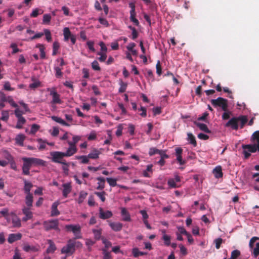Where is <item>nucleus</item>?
Returning a JSON list of instances; mask_svg holds the SVG:
<instances>
[{
    "mask_svg": "<svg viewBox=\"0 0 259 259\" xmlns=\"http://www.w3.org/2000/svg\"><path fill=\"white\" fill-rule=\"evenodd\" d=\"M251 141L253 143V144H243L242 145L243 153L246 159L250 156L251 153H254L256 151H259V131L253 133L251 137Z\"/></svg>",
    "mask_w": 259,
    "mask_h": 259,
    "instance_id": "f257e3e1",
    "label": "nucleus"
},
{
    "mask_svg": "<svg viewBox=\"0 0 259 259\" xmlns=\"http://www.w3.org/2000/svg\"><path fill=\"white\" fill-rule=\"evenodd\" d=\"M23 161L22 172L24 175L30 174L29 170L33 165H45V161L42 159L34 157H22Z\"/></svg>",
    "mask_w": 259,
    "mask_h": 259,
    "instance_id": "f03ea898",
    "label": "nucleus"
},
{
    "mask_svg": "<svg viewBox=\"0 0 259 259\" xmlns=\"http://www.w3.org/2000/svg\"><path fill=\"white\" fill-rule=\"evenodd\" d=\"M247 121L246 116L240 115L238 117L231 118L226 124V127H230L232 130H237L239 127V123L241 128H242Z\"/></svg>",
    "mask_w": 259,
    "mask_h": 259,
    "instance_id": "7ed1b4c3",
    "label": "nucleus"
},
{
    "mask_svg": "<svg viewBox=\"0 0 259 259\" xmlns=\"http://www.w3.org/2000/svg\"><path fill=\"white\" fill-rule=\"evenodd\" d=\"M211 104L215 107H220L224 111H226L228 108V100L222 97H218L216 99L210 101Z\"/></svg>",
    "mask_w": 259,
    "mask_h": 259,
    "instance_id": "20e7f679",
    "label": "nucleus"
},
{
    "mask_svg": "<svg viewBox=\"0 0 259 259\" xmlns=\"http://www.w3.org/2000/svg\"><path fill=\"white\" fill-rule=\"evenodd\" d=\"M44 229L46 231H49L51 230H55L60 231L59 228V221L57 219L50 220L44 221L43 223Z\"/></svg>",
    "mask_w": 259,
    "mask_h": 259,
    "instance_id": "39448f33",
    "label": "nucleus"
},
{
    "mask_svg": "<svg viewBox=\"0 0 259 259\" xmlns=\"http://www.w3.org/2000/svg\"><path fill=\"white\" fill-rule=\"evenodd\" d=\"M65 228L68 231H71L75 237L74 239H81L82 236L81 234V227L79 225H67L65 226Z\"/></svg>",
    "mask_w": 259,
    "mask_h": 259,
    "instance_id": "423d86ee",
    "label": "nucleus"
},
{
    "mask_svg": "<svg viewBox=\"0 0 259 259\" xmlns=\"http://www.w3.org/2000/svg\"><path fill=\"white\" fill-rule=\"evenodd\" d=\"M50 154L52 156V160L54 162L61 163L65 165H67L65 160H62L63 157H65L63 152L55 151L51 152Z\"/></svg>",
    "mask_w": 259,
    "mask_h": 259,
    "instance_id": "0eeeda50",
    "label": "nucleus"
},
{
    "mask_svg": "<svg viewBox=\"0 0 259 259\" xmlns=\"http://www.w3.org/2000/svg\"><path fill=\"white\" fill-rule=\"evenodd\" d=\"M72 242V239H69L67 241V244L61 249V253L62 254L70 255L75 252V249L74 248L73 244Z\"/></svg>",
    "mask_w": 259,
    "mask_h": 259,
    "instance_id": "6e6552de",
    "label": "nucleus"
},
{
    "mask_svg": "<svg viewBox=\"0 0 259 259\" xmlns=\"http://www.w3.org/2000/svg\"><path fill=\"white\" fill-rule=\"evenodd\" d=\"M67 143L69 145V147L67 149L65 152H63L65 157H69L72 156L77 152V148L76 146H73V145L71 143V141H68Z\"/></svg>",
    "mask_w": 259,
    "mask_h": 259,
    "instance_id": "1a4fd4ad",
    "label": "nucleus"
},
{
    "mask_svg": "<svg viewBox=\"0 0 259 259\" xmlns=\"http://www.w3.org/2000/svg\"><path fill=\"white\" fill-rule=\"evenodd\" d=\"M22 212L25 215V217L22 218V221L24 222H26L33 217L32 212L30 210L29 207H24L22 209Z\"/></svg>",
    "mask_w": 259,
    "mask_h": 259,
    "instance_id": "9d476101",
    "label": "nucleus"
},
{
    "mask_svg": "<svg viewBox=\"0 0 259 259\" xmlns=\"http://www.w3.org/2000/svg\"><path fill=\"white\" fill-rule=\"evenodd\" d=\"M113 215L112 212L110 210L104 211L102 207L99 208V218L103 220L109 219Z\"/></svg>",
    "mask_w": 259,
    "mask_h": 259,
    "instance_id": "9b49d317",
    "label": "nucleus"
},
{
    "mask_svg": "<svg viewBox=\"0 0 259 259\" xmlns=\"http://www.w3.org/2000/svg\"><path fill=\"white\" fill-rule=\"evenodd\" d=\"M62 187L63 188L62 192L63 196L66 198L68 196V195L71 192L72 190L71 184L70 183L63 184L62 185Z\"/></svg>",
    "mask_w": 259,
    "mask_h": 259,
    "instance_id": "f8f14e48",
    "label": "nucleus"
},
{
    "mask_svg": "<svg viewBox=\"0 0 259 259\" xmlns=\"http://www.w3.org/2000/svg\"><path fill=\"white\" fill-rule=\"evenodd\" d=\"M59 204L60 203L58 201H55L52 204L51 212V215L52 217H55L60 214V211L57 209V207Z\"/></svg>",
    "mask_w": 259,
    "mask_h": 259,
    "instance_id": "ddd939ff",
    "label": "nucleus"
},
{
    "mask_svg": "<svg viewBox=\"0 0 259 259\" xmlns=\"http://www.w3.org/2000/svg\"><path fill=\"white\" fill-rule=\"evenodd\" d=\"M21 238L22 234L21 233L11 234L9 235L8 241L10 243H12L16 241L20 240Z\"/></svg>",
    "mask_w": 259,
    "mask_h": 259,
    "instance_id": "4468645a",
    "label": "nucleus"
},
{
    "mask_svg": "<svg viewBox=\"0 0 259 259\" xmlns=\"http://www.w3.org/2000/svg\"><path fill=\"white\" fill-rule=\"evenodd\" d=\"M48 244H49V246L47 249L46 252L48 253H53L55 252V251L56 250L57 248L55 245V244L51 239H48L47 240Z\"/></svg>",
    "mask_w": 259,
    "mask_h": 259,
    "instance_id": "2eb2a0df",
    "label": "nucleus"
},
{
    "mask_svg": "<svg viewBox=\"0 0 259 259\" xmlns=\"http://www.w3.org/2000/svg\"><path fill=\"white\" fill-rule=\"evenodd\" d=\"M121 214L123 221L130 222L131 221L130 213L125 208H121Z\"/></svg>",
    "mask_w": 259,
    "mask_h": 259,
    "instance_id": "dca6fc26",
    "label": "nucleus"
},
{
    "mask_svg": "<svg viewBox=\"0 0 259 259\" xmlns=\"http://www.w3.org/2000/svg\"><path fill=\"white\" fill-rule=\"evenodd\" d=\"M50 95L52 96L53 99L52 103L53 104H60L61 101L60 99V95L55 91H52L50 93Z\"/></svg>",
    "mask_w": 259,
    "mask_h": 259,
    "instance_id": "f3484780",
    "label": "nucleus"
},
{
    "mask_svg": "<svg viewBox=\"0 0 259 259\" xmlns=\"http://www.w3.org/2000/svg\"><path fill=\"white\" fill-rule=\"evenodd\" d=\"M109 226L111 227V228L115 232L120 231L123 225L121 223H114V222H111L109 223Z\"/></svg>",
    "mask_w": 259,
    "mask_h": 259,
    "instance_id": "a211bd4d",
    "label": "nucleus"
},
{
    "mask_svg": "<svg viewBox=\"0 0 259 259\" xmlns=\"http://www.w3.org/2000/svg\"><path fill=\"white\" fill-rule=\"evenodd\" d=\"M23 250L26 252H36L38 248L33 245H30L28 244H25L23 246Z\"/></svg>",
    "mask_w": 259,
    "mask_h": 259,
    "instance_id": "6ab92c4d",
    "label": "nucleus"
},
{
    "mask_svg": "<svg viewBox=\"0 0 259 259\" xmlns=\"http://www.w3.org/2000/svg\"><path fill=\"white\" fill-rule=\"evenodd\" d=\"M24 191L26 194H31L30 190L31 188L33 187V185L31 183L27 181L26 180H24Z\"/></svg>",
    "mask_w": 259,
    "mask_h": 259,
    "instance_id": "aec40b11",
    "label": "nucleus"
},
{
    "mask_svg": "<svg viewBox=\"0 0 259 259\" xmlns=\"http://www.w3.org/2000/svg\"><path fill=\"white\" fill-rule=\"evenodd\" d=\"M13 227L14 228H20L21 226V220L17 215H14V218H11Z\"/></svg>",
    "mask_w": 259,
    "mask_h": 259,
    "instance_id": "412c9836",
    "label": "nucleus"
},
{
    "mask_svg": "<svg viewBox=\"0 0 259 259\" xmlns=\"http://www.w3.org/2000/svg\"><path fill=\"white\" fill-rule=\"evenodd\" d=\"M64 40L68 41L69 39L72 44H75L76 42V36L73 33H64Z\"/></svg>",
    "mask_w": 259,
    "mask_h": 259,
    "instance_id": "4be33fe9",
    "label": "nucleus"
},
{
    "mask_svg": "<svg viewBox=\"0 0 259 259\" xmlns=\"http://www.w3.org/2000/svg\"><path fill=\"white\" fill-rule=\"evenodd\" d=\"M25 139V136L23 134H19L15 138L16 143L19 146H23Z\"/></svg>",
    "mask_w": 259,
    "mask_h": 259,
    "instance_id": "5701e85b",
    "label": "nucleus"
},
{
    "mask_svg": "<svg viewBox=\"0 0 259 259\" xmlns=\"http://www.w3.org/2000/svg\"><path fill=\"white\" fill-rule=\"evenodd\" d=\"M100 151L96 149H94L93 151L88 155V157L89 158L96 159L99 158L100 155Z\"/></svg>",
    "mask_w": 259,
    "mask_h": 259,
    "instance_id": "b1692460",
    "label": "nucleus"
},
{
    "mask_svg": "<svg viewBox=\"0 0 259 259\" xmlns=\"http://www.w3.org/2000/svg\"><path fill=\"white\" fill-rule=\"evenodd\" d=\"M33 195L32 194H26L25 197V203L28 207L30 208L32 206Z\"/></svg>",
    "mask_w": 259,
    "mask_h": 259,
    "instance_id": "393cba45",
    "label": "nucleus"
},
{
    "mask_svg": "<svg viewBox=\"0 0 259 259\" xmlns=\"http://www.w3.org/2000/svg\"><path fill=\"white\" fill-rule=\"evenodd\" d=\"M213 173L216 178H220L223 176L222 167L220 166L215 167L213 170Z\"/></svg>",
    "mask_w": 259,
    "mask_h": 259,
    "instance_id": "a878e982",
    "label": "nucleus"
},
{
    "mask_svg": "<svg viewBox=\"0 0 259 259\" xmlns=\"http://www.w3.org/2000/svg\"><path fill=\"white\" fill-rule=\"evenodd\" d=\"M92 232L94 235V238L96 240H102V229H93Z\"/></svg>",
    "mask_w": 259,
    "mask_h": 259,
    "instance_id": "bb28decb",
    "label": "nucleus"
},
{
    "mask_svg": "<svg viewBox=\"0 0 259 259\" xmlns=\"http://www.w3.org/2000/svg\"><path fill=\"white\" fill-rule=\"evenodd\" d=\"M97 180L99 181L97 189L103 190L105 188V179L102 177H98Z\"/></svg>",
    "mask_w": 259,
    "mask_h": 259,
    "instance_id": "cd10ccee",
    "label": "nucleus"
},
{
    "mask_svg": "<svg viewBox=\"0 0 259 259\" xmlns=\"http://www.w3.org/2000/svg\"><path fill=\"white\" fill-rule=\"evenodd\" d=\"M51 118L54 121H56L57 123H59L62 125H65V126H69V124H68L67 122H66L63 119H62L61 118L56 116H52L51 117Z\"/></svg>",
    "mask_w": 259,
    "mask_h": 259,
    "instance_id": "c85d7f7f",
    "label": "nucleus"
},
{
    "mask_svg": "<svg viewBox=\"0 0 259 259\" xmlns=\"http://www.w3.org/2000/svg\"><path fill=\"white\" fill-rule=\"evenodd\" d=\"M196 125L197 127H198L201 131L206 133H210V131L208 128L207 125L204 123H199V122H195Z\"/></svg>",
    "mask_w": 259,
    "mask_h": 259,
    "instance_id": "c756f323",
    "label": "nucleus"
},
{
    "mask_svg": "<svg viewBox=\"0 0 259 259\" xmlns=\"http://www.w3.org/2000/svg\"><path fill=\"white\" fill-rule=\"evenodd\" d=\"M88 195V193L84 191H81L79 193V197L77 200V202L78 204H81L83 202L87 196Z\"/></svg>",
    "mask_w": 259,
    "mask_h": 259,
    "instance_id": "7c9ffc66",
    "label": "nucleus"
},
{
    "mask_svg": "<svg viewBox=\"0 0 259 259\" xmlns=\"http://www.w3.org/2000/svg\"><path fill=\"white\" fill-rule=\"evenodd\" d=\"M132 253H133V256L135 257H137L139 256H142V255L147 254V252L140 251L139 250V249L137 247L134 248L132 249Z\"/></svg>",
    "mask_w": 259,
    "mask_h": 259,
    "instance_id": "2f4dec72",
    "label": "nucleus"
},
{
    "mask_svg": "<svg viewBox=\"0 0 259 259\" xmlns=\"http://www.w3.org/2000/svg\"><path fill=\"white\" fill-rule=\"evenodd\" d=\"M188 141L189 142L190 144L193 145L194 146H196L197 145L196 141L195 140V137L191 133H188Z\"/></svg>",
    "mask_w": 259,
    "mask_h": 259,
    "instance_id": "473e14b6",
    "label": "nucleus"
},
{
    "mask_svg": "<svg viewBox=\"0 0 259 259\" xmlns=\"http://www.w3.org/2000/svg\"><path fill=\"white\" fill-rule=\"evenodd\" d=\"M119 85L120 88L118 90L119 93H122L125 92L127 86V83L126 82H124L122 80H120Z\"/></svg>",
    "mask_w": 259,
    "mask_h": 259,
    "instance_id": "72a5a7b5",
    "label": "nucleus"
},
{
    "mask_svg": "<svg viewBox=\"0 0 259 259\" xmlns=\"http://www.w3.org/2000/svg\"><path fill=\"white\" fill-rule=\"evenodd\" d=\"M75 158L76 159L80 160V163H88L89 162L88 155L76 156Z\"/></svg>",
    "mask_w": 259,
    "mask_h": 259,
    "instance_id": "f704fd0d",
    "label": "nucleus"
},
{
    "mask_svg": "<svg viewBox=\"0 0 259 259\" xmlns=\"http://www.w3.org/2000/svg\"><path fill=\"white\" fill-rule=\"evenodd\" d=\"M26 122V119L25 118H21L20 119H18V121L17 122V124L15 126L16 128L21 129L23 127V125Z\"/></svg>",
    "mask_w": 259,
    "mask_h": 259,
    "instance_id": "c9c22d12",
    "label": "nucleus"
},
{
    "mask_svg": "<svg viewBox=\"0 0 259 259\" xmlns=\"http://www.w3.org/2000/svg\"><path fill=\"white\" fill-rule=\"evenodd\" d=\"M9 110H4L2 112V117L1 118V119L5 121H7L9 118Z\"/></svg>",
    "mask_w": 259,
    "mask_h": 259,
    "instance_id": "e433bc0d",
    "label": "nucleus"
},
{
    "mask_svg": "<svg viewBox=\"0 0 259 259\" xmlns=\"http://www.w3.org/2000/svg\"><path fill=\"white\" fill-rule=\"evenodd\" d=\"M170 236L168 235H162V239L164 241V245L168 246L170 245Z\"/></svg>",
    "mask_w": 259,
    "mask_h": 259,
    "instance_id": "4c0bfd02",
    "label": "nucleus"
},
{
    "mask_svg": "<svg viewBox=\"0 0 259 259\" xmlns=\"http://www.w3.org/2000/svg\"><path fill=\"white\" fill-rule=\"evenodd\" d=\"M37 141L40 143V145L38 147L39 150H42L46 148L47 142L43 140L42 139L39 138L37 139Z\"/></svg>",
    "mask_w": 259,
    "mask_h": 259,
    "instance_id": "58836bf2",
    "label": "nucleus"
},
{
    "mask_svg": "<svg viewBox=\"0 0 259 259\" xmlns=\"http://www.w3.org/2000/svg\"><path fill=\"white\" fill-rule=\"evenodd\" d=\"M144 74H145V76L149 80H154L153 74V72L151 70L146 69Z\"/></svg>",
    "mask_w": 259,
    "mask_h": 259,
    "instance_id": "ea45409f",
    "label": "nucleus"
},
{
    "mask_svg": "<svg viewBox=\"0 0 259 259\" xmlns=\"http://www.w3.org/2000/svg\"><path fill=\"white\" fill-rule=\"evenodd\" d=\"M3 152L4 157L8 160V162L12 161V159H14L11 154L7 150H4Z\"/></svg>",
    "mask_w": 259,
    "mask_h": 259,
    "instance_id": "a19ab883",
    "label": "nucleus"
},
{
    "mask_svg": "<svg viewBox=\"0 0 259 259\" xmlns=\"http://www.w3.org/2000/svg\"><path fill=\"white\" fill-rule=\"evenodd\" d=\"M102 251L103 254V259H110L111 258L110 252L108 251L106 248H102Z\"/></svg>",
    "mask_w": 259,
    "mask_h": 259,
    "instance_id": "79ce46f5",
    "label": "nucleus"
},
{
    "mask_svg": "<svg viewBox=\"0 0 259 259\" xmlns=\"http://www.w3.org/2000/svg\"><path fill=\"white\" fill-rule=\"evenodd\" d=\"M240 255V251L239 250H234L231 252V257L229 259H236Z\"/></svg>",
    "mask_w": 259,
    "mask_h": 259,
    "instance_id": "37998d69",
    "label": "nucleus"
},
{
    "mask_svg": "<svg viewBox=\"0 0 259 259\" xmlns=\"http://www.w3.org/2000/svg\"><path fill=\"white\" fill-rule=\"evenodd\" d=\"M106 180L111 187H115L117 185L116 179L112 178H107Z\"/></svg>",
    "mask_w": 259,
    "mask_h": 259,
    "instance_id": "c03bdc74",
    "label": "nucleus"
},
{
    "mask_svg": "<svg viewBox=\"0 0 259 259\" xmlns=\"http://www.w3.org/2000/svg\"><path fill=\"white\" fill-rule=\"evenodd\" d=\"M95 194L98 196L102 202H104L106 200L105 194L106 193L104 191L101 192H95Z\"/></svg>",
    "mask_w": 259,
    "mask_h": 259,
    "instance_id": "a18cd8bd",
    "label": "nucleus"
},
{
    "mask_svg": "<svg viewBox=\"0 0 259 259\" xmlns=\"http://www.w3.org/2000/svg\"><path fill=\"white\" fill-rule=\"evenodd\" d=\"M6 102H8L13 107H18V105L14 102L12 97L11 96H8Z\"/></svg>",
    "mask_w": 259,
    "mask_h": 259,
    "instance_id": "49530a36",
    "label": "nucleus"
},
{
    "mask_svg": "<svg viewBox=\"0 0 259 259\" xmlns=\"http://www.w3.org/2000/svg\"><path fill=\"white\" fill-rule=\"evenodd\" d=\"M167 184L170 188H176L178 187L174 179H169L167 181Z\"/></svg>",
    "mask_w": 259,
    "mask_h": 259,
    "instance_id": "de8ad7c7",
    "label": "nucleus"
},
{
    "mask_svg": "<svg viewBox=\"0 0 259 259\" xmlns=\"http://www.w3.org/2000/svg\"><path fill=\"white\" fill-rule=\"evenodd\" d=\"M102 241L103 243L105 245V247L104 248H106L108 249V248L111 246V242L107 240L105 238L102 237Z\"/></svg>",
    "mask_w": 259,
    "mask_h": 259,
    "instance_id": "09e8293b",
    "label": "nucleus"
},
{
    "mask_svg": "<svg viewBox=\"0 0 259 259\" xmlns=\"http://www.w3.org/2000/svg\"><path fill=\"white\" fill-rule=\"evenodd\" d=\"M14 113H15V115L16 116V117L18 118V119H20V118H24L23 116H22V114L24 113L22 111L20 110L18 107L16 108V109L14 111Z\"/></svg>",
    "mask_w": 259,
    "mask_h": 259,
    "instance_id": "8fccbe9b",
    "label": "nucleus"
},
{
    "mask_svg": "<svg viewBox=\"0 0 259 259\" xmlns=\"http://www.w3.org/2000/svg\"><path fill=\"white\" fill-rule=\"evenodd\" d=\"M92 67L94 70L100 71L101 70V68L99 66V63L96 60L94 61L92 63Z\"/></svg>",
    "mask_w": 259,
    "mask_h": 259,
    "instance_id": "3c124183",
    "label": "nucleus"
},
{
    "mask_svg": "<svg viewBox=\"0 0 259 259\" xmlns=\"http://www.w3.org/2000/svg\"><path fill=\"white\" fill-rule=\"evenodd\" d=\"M4 89L6 91H12L14 89L11 87L10 83L9 81H6L4 84Z\"/></svg>",
    "mask_w": 259,
    "mask_h": 259,
    "instance_id": "603ef678",
    "label": "nucleus"
},
{
    "mask_svg": "<svg viewBox=\"0 0 259 259\" xmlns=\"http://www.w3.org/2000/svg\"><path fill=\"white\" fill-rule=\"evenodd\" d=\"M223 239L221 238H218L214 240V243L215 244V247L217 249H219L220 248Z\"/></svg>",
    "mask_w": 259,
    "mask_h": 259,
    "instance_id": "864d4df0",
    "label": "nucleus"
},
{
    "mask_svg": "<svg viewBox=\"0 0 259 259\" xmlns=\"http://www.w3.org/2000/svg\"><path fill=\"white\" fill-rule=\"evenodd\" d=\"M53 51L52 55L53 56H55L56 55L57 51H58V50L59 48V44L58 42H56V41L54 42L53 43Z\"/></svg>",
    "mask_w": 259,
    "mask_h": 259,
    "instance_id": "5fc2aeb1",
    "label": "nucleus"
},
{
    "mask_svg": "<svg viewBox=\"0 0 259 259\" xmlns=\"http://www.w3.org/2000/svg\"><path fill=\"white\" fill-rule=\"evenodd\" d=\"M54 69L56 71V76L57 78H60L62 76V72L61 71V68L59 67H55Z\"/></svg>",
    "mask_w": 259,
    "mask_h": 259,
    "instance_id": "6e6d98bb",
    "label": "nucleus"
},
{
    "mask_svg": "<svg viewBox=\"0 0 259 259\" xmlns=\"http://www.w3.org/2000/svg\"><path fill=\"white\" fill-rule=\"evenodd\" d=\"M39 128V126L36 124H33L31 125V130H30V133L32 134H35Z\"/></svg>",
    "mask_w": 259,
    "mask_h": 259,
    "instance_id": "4d7b16f0",
    "label": "nucleus"
},
{
    "mask_svg": "<svg viewBox=\"0 0 259 259\" xmlns=\"http://www.w3.org/2000/svg\"><path fill=\"white\" fill-rule=\"evenodd\" d=\"M75 239H72V241L73 244L74 248H81L82 247V244L80 241H76Z\"/></svg>",
    "mask_w": 259,
    "mask_h": 259,
    "instance_id": "13d9d810",
    "label": "nucleus"
},
{
    "mask_svg": "<svg viewBox=\"0 0 259 259\" xmlns=\"http://www.w3.org/2000/svg\"><path fill=\"white\" fill-rule=\"evenodd\" d=\"M130 19L135 24L138 25L139 24L138 20L136 18V13L130 14Z\"/></svg>",
    "mask_w": 259,
    "mask_h": 259,
    "instance_id": "bf43d9fd",
    "label": "nucleus"
},
{
    "mask_svg": "<svg viewBox=\"0 0 259 259\" xmlns=\"http://www.w3.org/2000/svg\"><path fill=\"white\" fill-rule=\"evenodd\" d=\"M10 47L13 49L12 54H15L20 51V50L17 48V44L15 43L11 44Z\"/></svg>",
    "mask_w": 259,
    "mask_h": 259,
    "instance_id": "052dcab7",
    "label": "nucleus"
},
{
    "mask_svg": "<svg viewBox=\"0 0 259 259\" xmlns=\"http://www.w3.org/2000/svg\"><path fill=\"white\" fill-rule=\"evenodd\" d=\"M8 212H9V209L8 208H6L3 209L0 211V213L6 218V219L8 221V222H9V219L8 218Z\"/></svg>",
    "mask_w": 259,
    "mask_h": 259,
    "instance_id": "680f3d73",
    "label": "nucleus"
},
{
    "mask_svg": "<svg viewBox=\"0 0 259 259\" xmlns=\"http://www.w3.org/2000/svg\"><path fill=\"white\" fill-rule=\"evenodd\" d=\"M160 150L156 149V148H151L149 149V154L150 156H152L155 154H159Z\"/></svg>",
    "mask_w": 259,
    "mask_h": 259,
    "instance_id": "e2e57ef3",
    "label": "nucleus"
},
{
    "mask_svg": "<svg viewBox=\"0 0 259 259\" xmlns=\"http://www.w3.org/2000/svg\"><path fill=\"white\" fill-rule=\"evenodd\" d=\"M231 114V112L228 111V110L227 109V110L226 111H224V113L223 114L222 119L223 120L228 119L230 118Z\"/></svg>",
    "mask_w": 259,
    "mask_h": 259,
    "instance_id": "0e129e2a",
    "label": "nucleus"
},
{
    "mask_svg": "<svg viewBox=\"0 0 259 259\" xmlns=\"http://www.w3.org/2000/svg\"><path fill=\"white\" fill-rule=\"evenodd\" d=\"M98 55H100V57L98 58L99 60L101 62H104L107 58V56L105 53L102 52H98Z\"/></svg>",
    "mask_w": 259,
    "mask_h": 259,
    "instance_id": "69168bd1",
    "label": "nucleus"
},
{
    "mask_svg": "<svg viewBox=\"0 0 259 259\" xmlns=\"http://www.w3.org/2000/svg\"><path fill=\"white\" fill-rule=\"evenodd\" d=\"M40 85V82L38 81L34 82L32 83H30L29 85V88L31 89H35L37 87H39Z\"/></svg>",
    "mask_w": 259,
    "mask_h": 259,
    "instance_id": "338daca9",
    "label": "nucleus"
},
{
    "mask_svg": "<svg viewBox=\"0 0 259 259\" xmlns=\"http://www.w3.org/2000/svg\"><path fill=\"white\" fill-rule=\"evenodd\" d=\"M253 254L255 257L259 255V242L256 244V247L253 249Z\"/></svg>",
    "mask_w": 259,
    "mask_h": 259,
    "instance_id": "774afa93",
    "label": "nucleus"
}]
</instances>
